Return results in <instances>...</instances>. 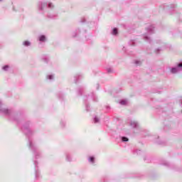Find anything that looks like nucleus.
I'll use <instances>...</instances> for the list:
<instances>
[{"mask_svg":"<svg viewBox=\"0 0 182 182\" xmlns=\"http://www.w3.org/2000/svg\"><path fill=\"white\" fill-rule=\"evenodd\" d=\"M6 68H7L6 66L4 67V70L6 69Z\"/></svg>","mask_w":182,"mask_h":182,"instance_id":"6e6552de","label":"nucleus"},{"mask_svg":"<svg viewBox=\"0 0 182 182\" xmlns=\"http://www.w3.org/2000/svg\"><path fill=\"white\" fill-rule=\"evenodd\" d=\"M89 161H93V158L92 157L90 158Z\"/></svg>","mask_w":182,"mask_h":182,"instance_id":"39448f33","label":"nucleus"},{"mask_svg":"<svg viewBox=\"0 0 182 182\" xmlns=\"http://www.w3.org/2000/svg\"><path fill=\"white\" fill-rule=\"evenodd\" d=\"M24 46H29V45H31V43H29V41H26L23 43Z\"/></svg>","mask_w":182,"mask_h":182,"instance_id":"f257e3e1","label":"nucleus"},{"mask_svg":"<svg viewBox=\"0 0 182 182\" xmlns=\"http://www.w3.org/2000/svg\"><path fill=\"white\" fill-rule=\"evenodd\" d=\"M178 66H179V68H181L182 67V64H179Z\"/></svg>","mask_w":182,"mask_h":182,"instance_id":"423d86ee","label":"nucleus"},{"mask_svg":"<svg viewBox=\"0 0 182 182\" xmlns=\"http://www.w3.org/2000/svg\"><path fill=\"white\" fill-rule=\"evenodd\" d=\"M174 70H176V69H175V68H173V69H172V72L174 73Z\"/></svg>","mask_w":182,"mask_h":182,"instance_id":"0eeeda50","label":"nucleus"},{"mask_svg":"<svg viewBox=\"0 0 182 182\" xmlns=\"http://www.w3.org/2000/svg\"><path fill=\"white\" fill-rule=\"evenodd\" d=\"M122 141H129V139L126 138V137H122Z\"/></svg>","mask_w":182,"mask_h":182,"instance_id":"f03ea898","label":"nucleus"},{"mask_svg":"<svg viewBox=\"0 0 182 182\" xmlns=\"http://www.w3.org/2000/svg\"><path fill=\"white\" fill-rule=\"evenodd\" d=\"M39 41H45V36H41L39 38Z\"/></svg>","mask_w":182,"mask_h":182,"instance_id":"7ed1b4c3","label":"nucleus"},{"mask_svg":"<svg viewBox=\"0 0 182 182\" xmlns=\"http://www.w3.org/2000/svg\"><path fill=\"white\" fill-rule=\"evenodd\" d=\"M113 33H114V35H117V30L116 28L113 29Z\"/></svg>","mask_w":182,"mask_h":182,"instance_id":"20e7f679","label":"nucleus"}]
</instances>
